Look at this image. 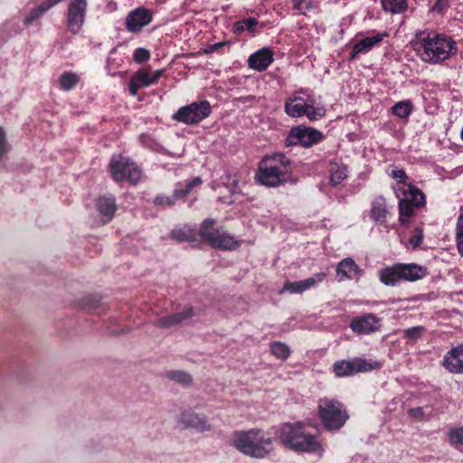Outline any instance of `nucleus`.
Here are the masks:
<instances>
[{"mask_svg":"<svg viewBox=\"0 0 463 463\" xmlns=\"http://www.w3.org/2000/svg\"><path fill=\"white\" fill-rule=\"evenodd\" d=\"M170 238L177 242H198V236L213 249L222 250H233L241 246L239 241L222 226L217 227V221L206 218L200 224L198 232L188 226L174 229L169 234Z\"/></svg>","mask_w":463,"mask_h":463,"instance_id":"1","label":"nucleus"},{"mask_svg":"<svg viewBox=\"0 0 463 463\" xmlns=\"http://www.w3.org/2000/svg\"><path fill=\"white\" fill-rule=\"evenodd\" d=\"M414 50L424 62L439 64L457 53L456 42L444 33L420 31L416 33Z\"/></svg>","mask_w":463,"mask_h":463,"instance_id":"2","label":"nucleus"},{"mask_svg":"<svg viewBox=\"0 0 463 463\" xmlns=\"http://www.w3.org/2000/svg\"><path fill=\"white\" fill-rule=\"evenodd\" d=\"M231 444L241 453L256 458H263L274 449L273 439L258 428L234 431Z\"/></svg>","mask_w":463,"mask_h":463,"instance_id":"3","label":"nucleus"},{"mask_svg":"<svg viewBox=\"0 0 463 463\" xmlns=\"http://www.w3.org/2000/svg\"><path fill=\"white\" fill-rule=\"evenodd\" d=\"M281 443L295 452H316L321 445L316 435L308 432L303 422H286L280 428Z\"/></svg>","mask_w":463,"mask_h":463,"instance_id":"4","label":"nucleus"},{"mask_svg":"<svg viewBox=\"0 0 463 463\" xmlns=\"http://www.w3.org/2000/svg\"><path fill=\"white\" fill-rule=\"evenodd\" d=\"M256 177L260 184L266 186L284 184L291 177L290 160L281 153L266 156L260 162Z\"/></svg>","mask_w":463,"mask_h":463,"instance_id":"5","label":"nucleus"},{"mask_svg":"<svg viewBox=\"0 0 463 463\" xmlns=\"http://www.w3.org/2000/svg\"><path fill=\"white\" fill-rule=\"evenodd\" d=\"M430 274L428 268L417 263L395 262L381 269L378 272L379 280L388 287L396 286L400 281L415 282Z\"/></svg>","mask_w":463,"mask_h":463,"instance_id":"6","label":"nucleus"},{"mask_svg":"<svg viewBox=\"0 0 463 463\" xmlns=\"http://www.w3.org/2000/svg\"><path fill=\"white\" fill-rule=\"evenodd\" d=\"M317 415L327 430H340L349 419L344 403L328 397L319 399Z\"/></svg>","mask_w":463,"mask_h":463,"instance_id":"7","label":"nucleus"},{"mask_svg":"<svg viewBox=\"0 0 463 463\" xmlns=\"http://www.w3.org/2000/svg\"><path fill=\"white\" fill-rule=\"evenodd\" d=\"M403 198L399 201V221L402 225H407L414 214V210L426 204L424 193L413 184H409V189L403 190Z\"/></svg>","mask_w":463,"mask_h":463,"instance_id":"8","label":"nucleus"},{"mask_svg":"<svg viewBox=\"0 0 463 463\" xmlns=\"http://www.w3.org/2000/svg\"><path fill=\"white\" fill-rule=\"evenodd\" d=\"M112 179L117 183L128 180L136 184L141 177L140 168L128 157L123 156H114L109 165Z\"/></svg>","mask_w":463,"mask_h":463,"instance_id":"9","label":"nucleus"},{"mask_svg":"<svg viewBox=\"0 0 463 463\" xmlns=\"http://www.w3.org/2000/svg\"><path fill=\"white\" fill-rule=\"evenodd\" d=\"M212 112L210 102L206 99L194 101L189 105L181 107L172 116L175 121L185 125H196L208 118Z\"/></svg>","mask_w":463,"mask_h":463,"instance_id":"10","label":"nucleus"},{"mask_svg":"<svg viewBox=\"0 0 463 463\" xmlns=\"http://www.w3.org/2000/svg\"><path fill=\"white\" fill-rule=\"evenodd\" d=\"M324 134L313 128L299 125L293 127L286 139V146H301L303 147H310L324 139Z\"/></svg>","mask_w":463,"mask_h":463,"instance_id":"11","label":"nucleus"},{"mask_svg":"<svg viewBox=\"0 0 463 463\" xmlns=\"http://www.w3.org/2000/svg\"><path fill=\"white\" fill-rule=\"evenodd\" d=\"M87 9V0H71L67 12V28L73 33H78L84 23Z\"/></svg>","mask_w":463,"mask_h":463,"instance_id":"12","label":"nucleus"},{"mask_svg":"<svg viewBox=\"0 0 463 463\" xmlns=\"http://www.w3.org/2000/svg\"><path fill=\"white\" fill-rule=\"evenodd\" d=\"M351 330L356 335H370L381 327V318L373 313L354 317L349 324Z\"/></svg>","mask_w":463,"mask_h":463,"instance_id":"13","label":"nucleus"},{"mask_svg":"<svg viewBox=\"0 0 463 463\" xmlns=\"http://www.w3.org/2000/svg\"><path fill=\"white\" fill-rule=\"evenodd\" d=\"M153 19V13L146 7H137L126 17L125 25L128 32L132 33H138L141 30L149 24Z\"/></svg>","mask_w":463,"mask_h":463,"instance_id":"14","label":"nucleus"},{"mask_svg":"<svg viewBox=\"0 0 463 463\" xmlns=\"http://www.w3.org/2000/svg\"><path fill=\"white\" fill-rule=\"evenodd\" d=\"M326 277V273H315L312 277L299 281H286L283 285L281 292L288 291L292 294H301L314 288L317 283L322 282Z\"/></svg>","mask_w":463,"mask_h":463,"instance_id":"15","label":"nucleus"},{"mask_svg":"<svg viewBox=\"0 0 463 463\" xmlns=\"http://www.w3.org/2000/svg\"><path fill=\"white\" fill-rule=\"evenodd\" d=\"M388 36L387 33H378L372 37H365L354 44L352 52L349 54V61H355L359 55L369 52L373 48L380 44L385 37Z\"/></svg>","mask_w":463,"mask_h":463,"instance_id":"16","label":"nucleus"},{"mask_svg":"<svg viewBox=\"0 0 463 463\" xmlns=\"http://www.w3.org/2000/svg\"><path fill=\"white\" fill-rule=\"evenodd\" d=\"M273 61V52L269 48L263 47L249 56L248 66L250 69L262 72L269 68Z\"/></svg>","mask_w":463,"mask_h":463,"instance_id":"17","label":"nucleus"},{"mask_svg":"<svg viewBox=\"0 0 463 463\" xmlns=\"http://www.w3.org/2000/svg\"><path fill=\"white\" fill-rule=\"evenodd\" d=\"M443 366L452 373H463V344L453 347L443 359Z\"/></svg>","mask_w":463,"mask_h":463,"instance_id":"18","label":"nucleus"},{"mask_svg":"<svg viewBox=\"0 0 463 463\" xmlns=\"http://www.w3.org/2000/svg\"><path fill=\"white\" fill-rule=\"evenodd\" d=\"M154 85L150 78V67L141 68L131 76L128 82V91L133 97L137 96L142 88Z\"/></svg>","mask_w":463,"mask_h":463,"instance_id":"19","label":"nucleus"},{"mask_svg":"<svg viewBox=\"0 0 463 463\" xmlns=\"http://www.w3.org/2000/svg\"><path fill=\"white\" fill-rule=\"evenodd\" d=\"M180 421L186 428H194L201 432L211 430V424L208 422L207 418L194 411H186L182 412Z\"/></svg>","mask_w":463,"mask_h":463,"instance_id":"20","label":"nucleus"},{"mask_svg":"<svg viewBox=\"0 0 463 463\" xmlns=\"http://www.w3.org/2000/svg\"><path fill=\"white\" fill-rule=\"evenodd\" d=\"M96 208L99 214L102 216V222L109 223L117 211L116 198L114 195L100 196L96 203Z\"/></svg>","mask_w":463,"mask_h":463,"instance_id":"21","label":"nucleus"},{"mask_svg":"<svg viewBox=\"0 0 463 463\" xmlns=\"http://www.w3.org/2000/svg\"><path fill=\"white\" fill-rule=\"evenodd\" d=\"M194 308L189 307L181 312L173 313L158 318L156 321V326L161 328L171 327L191 318L194 317Z\"/></svg>","mask_w":463,"mask_h":463,"instance_id":"22","label":"nucleus"},{"mask_svg":"<svg viewBox=\"0 0 463 463\" xmlns=\"http://www.w3.org/2000/svg\"><path fill=\"white\" fill-rule=\"evenodd\" d=\"M307 103L304 99V98L293 95L289 97L284 105L285 112L293 118H299L304 116L307 113Z\"/></svg>","mask_w":463,"mask_h":463,"instance_id":"23","label":"nucleus"},{"mask_svg":"<svg viewBox=\"0 0 463 463\" xmlns=\"http://www.w3.org/2000/svg\"><path fill=\"white\" fill-rule=\"evenodd\" d=\"M391 212L387 208V203L383 196H377L372 202L370 216L376 222L383 224L386 222Z\"/></svg>","mask_w":463,"mask_h":463,"instance_id":"24","label":"nucleus"},{"mask_svg":"<svg viewBox=\"0 0 463 463\" xmlns=\"http://www.w3.org/2000/svg\"><path fill=\"white\" fill-rule=\"evenodd\" d=\"M359 272L360 269L352 258L342 260L336 267V273L340 276L339 280L344 279H354Z\"/></svg>","mask_w":463,"mask_h":463,"instance_id":"25","label":"nucleus"},{"mask_svg":"<svg viewBox=\"0 0 463 463\" xmlns=\"http://www.w3.org/2000/svg\"><path fill=\"white\" fill-rule=\"evenodd\" d=\"M61 1L62 0H44L38 7L31 10L29 14L25 17L24 24L27 26L33 24V22L38 20L45 12Z\"/></svg>","mask_w":463,"mask_h":463,"instance_id":"26","label":"nucleus"},{"mask_svg":"<svg viewBox=\"0 0 463 463\" xmlns=\"http://www.w3.org/2000/svg\"><path fill=\"white\" fill-rule=\"evenodd\" d=\"M329 184L332 186L340 184L347 177V168L338 163H330L328 167Z\"/></svg>","mask_w":463,"mask_h":463,"instance_id":"27","label":"nucleus"},{"mask_svg":"<svg viewBox=\"0 0 463 463\" xmlns=\"http://www.w3.org/2000/svg\"><path fill=\"white\" fill-rule=\"evenodd\" d=\"M333 373L336 377H348L354 375L353 360H339L332 366Z\"/></svg>","mask_w":463,"mask_h":463,"instance_id":"28","label":"nucleus"},{"mask_svg":"<svg viewBox=\"0 0 463 463\" xmlns=\"http://www.w3.org/2000/svg\"><path fill=\"white\" fill-rule=\"evenodd\" d=\"M381 5L384 12L400 14L408 10V0H381Z\"/></svg>","mask_w":463,"mask_h":463,"instance_id":"29","label":"nucleus"},{"mask_svg":"<svg viewBox=\"0 0 463 463\" xmlns=\"http://www.w3.org/2000/svg\"><path fill=\"white\" fill-rule=\"evenodd\" d=\"M354 367V374L358 373H366L373 370H377L382 368L383 364L378 361L367 360L364 358L356 357L353 359Z\"/></svg>","mask_w":463,"mask_h":463,"instance_id":"30","label":"nucleus"},{"mask_svg":"<svg viewBox=\"0 0 463 463\" xmlns=\"http://www.w3.org/2000/svg\"><path fill=\"white\" fill-rule=\"evenodd\" d=\"M413 104L410 99L396 102L391 109L392 113L402 119H408L413 111Z\"/></svg>","mask_w":463,"mask_h":463,"instance_id":"31","label":"nucleus"},{"mask_svg":"<svg viewBox=\"0 0 463 463\" xmlns=\"http://www.w3.org/2000/svg\"><path fill=\"white\" fill-rule=\"evenodd\" d=\"M79 82L80 77L72 71H64L59 77L60 88L65 91L75 89Z\"/></svg>","mask_w":463,"mask_h":463,"instance_id":"32","label":"nucleus"},{"mask_svg":"<svg viewBox=\"0 0 463 463\" xmlns=\"http://www.w3.org/2000/svg\"><path fill=\"white\" fill-rule=\"evenodd\" d=\"M203 183L200 177H194L191 181L187 182L185 184L176 187L173 195L177 200H184L186 196L193 191V189L196 186H199Z\"/></svg>","mask_w":463,"mask_h":463,"instance_id":"33","label":"nucleus"},{"mask_svg":"<svg viewBox=\"0 0 463 463\" xmlns=\"http://www.w3.org/2000/svg\"><path fill=\"white\" fill-rule=\"evenodd\" d=\"M165 377L168 380L175 382L183 386H189L193 383V378L190 373L181 370H171L165 373Z\"/></svg>","mask_w":463,"mask_h":463,"instance_id":"34","label":"nucleus"},{"mask_svg":"<svg viewBox=\"0 0 463 463\" xmlns=\"http://www.w3.org/2000/svg\"><path fill=\"white\" fill-rule=\"evenodd\" d=\"M271 354L281 360H287L290 355V348L288 345L280 341L270 343Z\"/></svg>","mask_w":463,"mask_h":463,"instance_id":"35","label":"nucleus"},{"mask_svg":"<svg viewBox=\"0 0 463 463\" xmlns=\"http://www.w3.org/2000/svg\"><path fill=\"white\" fill-rule=\"evenodd\" d=\"M447 436L448 442L455 449H459L463 446V426L450 429Z\"/></svg>","mask_w":463,"mask_h":463,"instance_id":"36","label":"nucleus"},{"mask_svg":"<svg viewBox=\"0 0 463 463\" xmlns=\"http://www.w3.org/2000/svg\"><path fill=\"white\" fill-rule=\"evenodd\" d=\"M456 245L459 255L463 257V212H460L456 222Z\"/></svg>","mask_w":463,"mask_h":463,"instance_id":"37","label":"nucleus"},{"mask_svg":"<svg viewBox=\"0 0 463 463\" xmlns=\"http://www.w3.org/2000/svg\"><path fill=\"white\" fill-rule=\"evenodd\" d=\"M150 57V51L143 47H138L133 52V61L137 64H142L147 61Z\"/></svg>","mask_w":463,"mask_h":463,"instance_id":"38","label":"nucleus"},{"mask_svg":"<svg viewBox=\"0 0 463 463\" xmlns=\"http://www.w3.org/2000/svg\"><path fill=\"white\" fill-rule=\"evenodd\" d=\"M389 175L392 178L396 179L399 184H405L408 186L410 184H408L409 176L407 175L406 172L402 168H398L396 166H393L392 168L391 172L389 173Z\"/></svg>","mask_w":463,"mask_h":463,"instance_id":"39","label":"nucleus"},{"mask_svg":"<svg viewBox=\"0 0 463 463\" xmlns=\"http://www.w3.org/2000/svg\"><path fill=\"white\" fill-rule=\"evenodd\" d=\"M309 120H317L325 116V109L323 108H315L313 105L308 104L307 107V113L304 114Z\"/></svg>","mask_w":463,"mask_h":463,"instance_id":"40","label":"nucleus"},{"mask_svg":"<svg viewBox=\"0 0 463 463\" xmlns=\"http://www.w3.org/2000/svg\"><path fill=\"white\" fill-rule=\"evenodd\" d=\"M424 331L425 328L421 326H412L404 330L403 336L408 339L417 340L420 338Z\"/></svg>","mask_w":463,"mask_h":463,"instance_id":"41","label":"nucleus"},{"mask_svg":"<svg viewBox=\"0 0 463 463\" xmlns=\"http://www.w3.org/2000/svg\"><path fill=\"white\" fill-rule=\"evenodd\" d=\"M423 241V229L421 227H415L411 237L410 238V243L412 249L415 250L420 246Z\"/></svg>","mask_w":463,"mask_h":463,"instance_id":"42","label":"nucleus"},{"mask_svg":"<svg viewBox=\"0 0 463 463\" xmlns=\"http://www.w3.org/2000/svg\"><path fill=\"white\" fill-rule=\"evenodd\" d=\"M225 46L230 47L231 46V42L230 41H223V42L216 43H213V44H208L204 48L203 52L206 53V54H211V53H213V52L222 53L223 52V48Z\"/></svg>","mask_w":463,"mask_h":463,"instance_id":"43","label":"nucleus"},{"mask_svg":"<svg viewBox=\"0 0 463 463\" xmlns=\"http://www.w3.org/2000/svg\"><path fill=\"white\" fill-rule=\"evenodd\" d=\"M175 198L172 194L171 196L166 195H157L154 199V203L156 205L163 206V207H170L173 206L175 203Z\"/></svg>","mask_w":463,"mask_h":463,"instance_id":"44","label":"nucleus"},{"mask_svg":"<svg viewBox=\"0 0 463 463\" xmlns=\"http://www.w3.org/2000/svg\"><path fill=\"white\" fill-rule=\"evenodd\" d=\"M242 24H244L245 30L253 33L256 32V26L259 24L258 20L254 17H248L241 19Z\"/></svg>","mask_w":463,"mask_h":463,"instance_id":"45","label":"nucleus"},{"mask_svg":"<svg viewBox=\"0 0 463 463\" xmlns=\"http://www.w3.org/2000/svg\"><path fill=\"white\" fill-rule=\"evenodd\" d=\"M449 0H436L433 5V10L442 14L449 7Z\"/></svg>","mask_w":463,"mask_h":463,"instance_id":"46","label":"nucleus"},{"mask_svg":"<svg viewBox=\"0 0 463 463\" xmlns=\"http://www.w3.org/2000/svg\"><path fill=\"white\" fill-rule=\"evenodd\" d=\"M7 147H6V139H5V134L2 128H0V160L4 156V155L6 153Z\"/></svg>","mask_w":463,"mask_h":463,"instance_id":"47","label":"nucleus"},{"mask_svg":"<svg viewBox=\"0 0 463 463\" xmlns=\"http://www.w3.org/2000/svg\"><path fill=\"white\" fill-rule=\"evenodd\" d=\"M165 70H156L153 73H150V78L153 84H156L159 79L164 75Z\"/></svg>","mask_w":463,"mask_h":463,"instance_id":"48","label":"nucleus"},{"mask_svg":"<svg viewBox=\"0 0 463 463\" xmlns=\"http://www.w3.org/2000/svg\"><path fill=\"white\" fill-rule=\"evenodd\" d=\"M244 24H242V21H237L233 24V32L237 34H241L244 32Z\"/></svg>","mask_w":463,"mask_h":463,"instance_id":"49","label":"nucleus"},{"mask_svg":"<svg viewBox=\"0 0 463 463\" xmlns=\"http://www.w3.org/2000/svg\"><path fill=\"white\" fill-rule=\"evenodd\" d=\"M409 413L412 417H418L420 415H422L423 409L421 407L412 408L409 411Z\"/></svg>","mask_w":463,"mask_h":463,"instance_id":"50","label":"nucleus"},{"mask_svg":"<svg viewBox=\"0 0 463 463\" xmlns=\"http://www.w3.org/2000/svg\"><path fill=\"white\" fill-rule=\"evenodd\" d=\"M306 2V0H292L293 3V8L298 11H302L303 5Z\"/></svg>","mask_w":463,"mask_h":463,"instance_id":"51","label":"nucleus"},{"mask_svg":"<svg viewBox=\"0 0 463 463\" xmlns=\"http://www.w3.org/2000/svg\"><path fill=\"white\" fill-rule=\"evenodd\" d=\"M98 306L90 307V311L99 314V312L97 311Z\"/></svg>","mask_w":463,"mask_h":463,"instance_id":"52","label":"nucleus"},{"mask_svg":"<svg viewBox=\"0 0 463 463\" xmlns=\"http://www.w3.org/2000/svg\"><path fill=\"white\" fill-rule=\"evenodd\" d=\"M460 137L463 140V127H462V129H461V132H460Z\"/></svg>","mask_w":463,"mask_h":463,"instance_id":"53","label":"nucleus"}]
</instances>
